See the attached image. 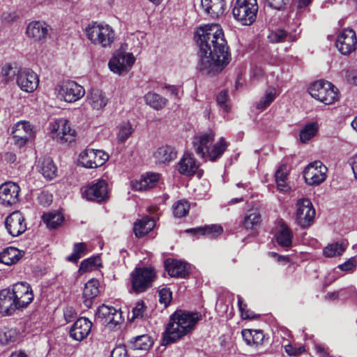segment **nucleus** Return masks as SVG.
<instances>
[{"mask_svg":"<svg viewBox=\"0 0 357 357\" xmlns=\"http://www.w3.org/2000/svg\"><path fill=\"white\" fill-rule=\"evenodd\" d=\"M132 289L136 294L146 291L152 285L155 276L153 269L136 268L130 274Z\"/></svg>","mask_w":357,"mask_h":357,"instance_id":"8","label":"nucleus"},{"mask_svg":"<svg viewBox=\"0 0 357 357\" xmlns=\"http://www.w3.org/2000/svg\"><path fill=\"white\" fill-rule=\"evenodd\" d=\"M287 34L285 31L279 29L275 31L274 33H272L269 36V38L273 42L280 43L283 41L284 38L287 37Z\"/></svg>","mask_w":357,"mask_h":357,"instance_id":"58","label":"nucleus"},{"mask_svg":"<svg viewBox=\"0 0 357 357\" xmlns=\"http://www.w3.org/2000/svg\"><path fill=\"white\" fill-rule=\"evenodd\" d=\"M86 33L93 44L105 48L110 47L115 40L114 31L108 24L94 22L86 29Z\"/></svg>","mask_w":357,"mask_h":357,"instance_id":"4","label":"nucleus"},{"mask_svg":"<svg viewBox=\"0 0 357 357\" xmlns=\"http://www.w3.org/2000/svg\"><path fill=\"white\" fill-rule=\"evenodd\" d=\"M146 309V307L144 303V301H138L135 306L132 308V319H139L144 317V312Z\"/></svg>","mask_w":357,"mask_h":357,"instance_id":"52","label":"nucleus"},{"mask_svg":"<svg viewBox=\"0 0 357 357\" xmlns=\"http://www.w3.org/2000/svg\"><path fill=\"white\" fill-rule=\"evenodd\" d=\"M328 168L321 161L316 160L310 163L303 171L306 183L310 185H318L327 177Z\"/></svg>","mask_w":357,"mask_h":357,"instance_id":"11","label":"nucleus"},{"mask_svg":"<svg viewBox=\"0 0 357 357\" xmlns=\"http://www.w3.org/2000/svg\"><path fill=\"white\" fill-rule=\"evenodd\" d=\"M92 327V323L85 317L78 319L70 330V337L77 340L81 341L86 338L89 334Z\"/></svg>","mask_w":357,"mask_h":357,"instance_id":"21","label":"nucleus"},{"mask_svg":"<svg viewBox=\"0 0 357 357\" xmlns=\"http://www.w3.org/2000/svg\"><path fill=\"white\" fill-rule=\"evenodd\" d=\"M40 204L43 206H49L52 202V196L46 192H42L38 197Z\"/></svg>","mask_w":357,"mask_h":357,"instance_id":"59","label":"nucleus"},{"mask_svg":"<svg viewBox=\"0 0 357 357\" xmlns=\"http://www.w3.org/2000/svg\"><path fill=\"white\" fill-rule=\"evenodd\" d=\"M31 125L26 121H19L13 128L12 138L19 147L24 146L31 135Z\"/></svg>","mask_w":357,"mask_h":357,"instance_id":"20","label":"nucleus"},{"mask_svg":"<svg viewBox=\"0 0 357 357\" xmlns=\"http://www.w3.org/2000/svg\"><path fill=\"white\" fill-rule=\"evenodd\" d=\"M110 319H109V324L117 325L122 321V316L121 310L114 309L112 312Z\"/></svg>","mask_w":357,"mask_h":357,"instance_id":"60","label":"nucleus"},{"mask_svg":"<svg viewBox=\"0 0 357 357\" xmlns=\"http://www.w3.org/2000/svg\"><path fill=\"white\" fill-rule=\"evenodd\" d=\"M347 79L350 84L357 85V73L351 72L347 73Z\"/></svg>","mask_w":357,"mask_h":357,"instance_id":"64","label":"nucleus"},{"mask_svg":"<svg viewBox=\"0 0 357 357\" xmlns=\"http://www.w3.org/2000/svg\"><path fill=\"white\" fill-rule=\"evenodd\" d=\"M57 98L68 102H74L85 94L84 87L74 81H67L55 88Z\"/></svg>","mask_w":357,"mask_h":357,"instance_id":"9","label":"nucleus"},{"mask_svg":"<svg viewBox=\"0 0 357 357\" xmlns=\"http://www.w3.org/2000/svg\"><path fill=\"white\" fill-rule=\"evenodd\" d=\"M276 98V90L275 88H268L266 90L264 96L257 103L256 107L258 109L264 110L268 107Z\"/></svg>","mask_w":357,"mask_h":357,"instance_id":"45","label":"nucleus"},{"mask_svg":"<svg viewBox=\"0 0 357 357\" xmlns=\"http://www.w3.org/2000/svg\"><path fill=\"white\" fill-rule=\"evenodd\" d=\"M33 299L31 287L25 282L15 284L12 289H1V315H13L17 310L26 308Z\"/></svg>","mask_w":357,"mask_h":357,"instance_id":"2","label":"nucleus"},{"mask_svg":"<svg viewBox=\"0 0 357 357\" xmlns=\"http://www.w3.org/2000/svg\"><path fill=\"white\" fill-rule=\"evenodd\" d=\"M177 151L175 148L169 145L159 147L153 153L155 162L158 164H167L175 160Z\"/></svg>","mask_w":357,"mask_h":357,"instance_id":"24","label":"nucleus"},{"mask_svg":"<svg viewBox=\"0 0 357 357\" xmlns=\"http://www.w3.org/2000/svg\"><path fill=\"white\" fill-rule=\"evenodd\" d=\"M296 221L302 228L309 227L313 222L315 216V210L311 201L302 198L297 201L296 204Z\"/></svg>","mask_w":357,"mask_h":357,"instance_id":"10","label":"nucleus"},{"mask_svg":"<svg viewBox=\"0 0 357 357\" xmlns=\"http://www.w3.org/2000/svg\"><path fill=\"white\" fill-rule=\"evenodd\" d=\"M347 247V244L343 242H334L323 249V255L328 258L339 257L344 253Z\"/></svg>","mask_w":357,"mask_h":357,"instance_id":"37","label":"nucleus"},{"mask_svg":"<svg viewBox=\"0 0 357 357\" xmlns=\"http://www.w3.org/2000/svg\"><path fill=\"white\" fill-rule=\"evenodd\" d=\"M153 341L148 335L137 336L129 342V346L134 350L148 351L153 345Z\"/></svg>","mask_w":357,"mask_h":357,"instance_id":"36","label":"nucleus"},{"mask_svg":"<svg viewBox=\"0 0 357 357\" xmlns=\"http://www.w3.org/2000/svg\"><path fill=\"white\" fill-rule=\"evenodd\" d=\"M308 91L312 97L325 105L333 104L339 99L338 89L328 81L314 82L310 86Z\"/></svg>","mask_w":357,"mask_h":357,"instance_id":"5","label":"nucleus"},{"mask_svg":"<svg viewBox=\"0 0 357 357\" xmlns=\"http://www.w3.org/2000/svg\"><path fill=\"white\" fill-rule=\"evenodd\" d=\"M100 258L93 257L83 260L79 266V271L86 273L91 271L94 267L100 265Z\"/></svg>","mask_w":357,"mask_h":357,"instance_id":"50","label":"nucleus"},{"mask_svg":"<svg viewBox=\"0 0 357 357\" xmlns=\"http://www.w3.org/2000/svg\"><path fill=\"white\" fill-rule=\"evenodd\" d=\"M114 309V307H113L102 305L96 311V319L103 321L106 324H109V319H110Z\"/></svg>","mask_w":357,"mask_h":357,"instance_id":"48","label":"nucleus"},{"mask_svg":"<svg viewBox=\"0 0 357 357\" xmlns=\"http://www.w3.org/2000/svg\"><path fill=\"white\" fill-rule=\"evenodd\" d=\"M349 163L351 166L354 176L357 178V153L349 159Z\"/></svg>","mask_w":357,"mask_h":357,"instance_id":"63","label":"nucleus"},{"mask_svg":"<svg viewBox=\"0 0 357 357\" xmlns=\"http://www.w3.org/2000/svg\"><path fill=\"white\" fill-rule=\"evenodd\" d=\"M215 136V132L209 130L207 132L199 133L194 137L192 144L195 151L201 158H205L206 151L211 148Z\"/></svg>","mask_w":357,"mask_h":357,"instance_id":"19","label":"nucleus"},{"mask_svg":"<svg viewBox=\"0 0 357 357\" xmlns=\"http://www.w3.org/2000/svg\"><path fill=\"white\" fill-rule=\"evenodd\" d=\"M21 257L22 255L18 249L10 247L1 252V264L12 265L17 263Z\"/></svg>","mask_w":357,"mask_h":357,"instance_id":"38","label":"nucleus"},{"mask_svg":"<svg viewBox=\"0 0 357 357\" xmlns=\"http://www.w3.org/2000/svg\"><path fill=\"white\" fill-rule=\"evenodd\" d=\"M238 306L241 312L242 319H255L259 317L258 314H256L254 312L248 309L247 304L244 303L243 298L240 296H238Z\"/></svg>","mask_w":357,"mask_h":357,"instance_id":"49","label":"nucleus"},{"mask_svg":"<svg viewBox=\"0 0 357 357\" xmlns=\"http://www.w3.org/2000/svg\"><path fill=\"white\" fill-rule=\"evenodd\" d=\"M166 269L171 277L185 278L189 275L188 264L184 261L174 260L166 264Z\"/></svg>","mask_w":357,"mask_h":357,"instance_id":"28","label":"nucleus"},{"mask_svg":"<svg viewBox=\"0 0 357 357\" xmlns=\"http://www.w3.org/2000/svg\"><path fill=\"white\" fill-rule=\"evenodd\" d=\"M86 245L84 243L74 244L73 253L67 257L69 261L76 263L85 254Z\"/></svg>","mask_w":357,"mask_h":357,"instance_id":"47","label":"nucleus"},{"mask_svg":"<svg viewBox=\"0 0 357 357\" xmlns=\"http://www.w3.org/2000/svg\"><path fill=\"white\" fill-rule=\"evenodd\" d=\"M357 38L354 30L344 29L337 36L336 47L342 54H349L356 48Z\"/></svg>","mask_w":357,"mask_h":357,"instance_id":"16","label":"nucleus"},{"mask_svg":"<svg viewBox=\"0 0 357 357\" xmlns=\"http://www.w3.org/2000/svg\"><path fill=\"white\" fill-rule=\"evenodd\" d=\"M50 129L52 139L59 143H71L75 139L76 132L66 119H60L51 122Z\"/></svg>","mask_w":357,"mask_h":357,"instance_id":"7","label":"nucleus"},{"mask_svg":"<svg viewBox=\"0 0 357 357\" xmlns=\"http://www.w3.org/2000/svg\"><path fill=\"white\" fill-rule=\"evenodd\" d=\"M289 0H266L267 5L275 10H282L288 4Z\"/></svg>","mask_w":357,"mask_h":357,"instance_id":"56","label":"nucleus"},{"mask_svg":"<svg viewBox=\"0 0 357 357\" xmlns=\"http://www.w3.org/2000/svg\"><path fill=\"white\" fill-rule=\"evenodd\" d=\"M174 215L176 218L185 216L190 210V204L188 201L181 199L175 202L172 206Z\"/></svg>","mask_w":357,"mask_h":357,"instance_id":"46","label":"nucleus"},{"mask_svg":"<svg viewBox=\"0 0 357 357\" xmlns=\"http://www.w3.org/2000/svg\"><path fill=\"white\" fill-rule=\"evenodd\" d=\"M201 5L204 11L213 18L222 15L225 6L224 0H201Z\"/></svg>","mask_w":357,"mask_h":357,"instance_id":"26","label":"nucleus"},{"mask_svg":"<svg viewBox=\"0 0 357 357\" xmlns=\"http://www.w3.org/2000/svg\"><path fill=\"white\" fill-rule=\"evenodd\" d=\"M241 334L248 344H261L264 339V335L260 330L244 329Z\"/></svg>","mask_w":357,"mask_h":357,"instance_id":"35","label":"nucleus"},{"mask_svg":"<svg viewBox=\"0 0 357 357\" xmlns=\"http://www.w3.org/2000/svg\"><path fill=\"white\" fill-rule=\"evenodd\" d=\"M261 215L257 210L248 211L243 220V227L246 229H251L260 224Z\"/></svg>","mask_w":357,"mask_h":357,"instance_id":"43","label":"nucleus"},{"mask_svg":"<svg viewBox=\"0 0 357 357\" xmlns=\"http://www.w3.org/2000/svg\"><path fill=\"white\" fill-rule=\"evenodd\" d=\"M159 175L155 173H146L133 184L136 190H147L155 187L158 181Z\"/></svg>","mask_w":357,"mask_h":357,"instance_id":"30","label":"nucleus"},{"mask_svg":"<svg viewBox=\"0 0 357 357\" xmlns=\"http://www.w3.org/2000/svg\"><path fill=\"white\" fill-rule=\"evenodd\" d=\"M99 284L98 280L94 278L89 280L85 284L83 291V298L84 304L86 307L89 308L91 307L93 299L99 294Z\"/></svg>","mask_w":357,"mask_h":357,"instance_id":"25","label":"nucleus"},{"mask_svg":"<svg viewBox=\"0 0 357 357\" xmlns=\"http://www.w3.org/2000/svg\"><path fill=\"white\" fill-rule=\"evenodd\" d=\"M318 129V124L315 122L306 124L300 131L299 137L301 142L303 143L307 142L317 134Z\"/></svg>","mask_w":357,"mask_h":357,"instance_id":"42","label":"nucleus"},{"mask_svg":"<svg viewBox=\"0 0 357 357\" xmlns=\"http://www.w3.org/2000/svg\"><path fill=\"white\" fill-rule=\"evenodd\" d=\"M5 227L12 236H18L26 230V224L23 215L15 211L10 213L5 220Z\"/></svg>","mask_w":357,"mask_h":357,"instance_id":"17","label":"nucleus"},{"mask_svg":"<svg viewBox=\"0 0 357 357\" xmlns=\"http://www.w3.org/2000/svg\"><path fill=\"white\" fill-rule=\"evenodd\" d=\"M200 319L197 312L176 310L170 317L163 336L164 344L175 342L190 333Z\"/></svg>","mask_w":357,"mask_h":357,"instance_id":"3","label":"nucleus"},{"mask_svg":"<svg viewBox=\"0 0 357 357\" xmlns=\"http://www.w3.org/2000/svg\"><path fill=\"white\" fill-rule=\"evenodd\" d=\"M135 61L132 53L116 52L108 63L109 68L114 73L119 75L127 73Z\"/></svg>","mask_w":357,"mask_h":357,"instance_id":"12","label":"nucleus"},{"mask_svg":"<svg viewBox=\"0 0 357 357\" xmlns=\"http://www.w3.org/2000/svg\"><path fill=\"white\" fill-rule=\"evenodd\" d=\"M277 243L282 247H289L292 243L293 234L290 229L282 224L275 234Z\"/></svg>","mask_w":357,"mask_h":357,"instance_id":"34","label":"nucleus"},{"mask_svg":"<svg viewBox=\"0 0 357 357\" xmlns=\"http://www.w3.org/2000/svg\"><path fill=\"white\" fill-rule=\"evenodd\" d=\"M43 222L50 229H55L63 221V217L61 213L51 212L43 215Z\"/></svg>","mask_w":357,"mask_h":357,"instance_id":"41","label":"nucleus"},{"mask_svg":"<svg viewBox=\"0 0 357 357\" xmlns=\"http://www.w3.org/2000/svg\"><path fill=\"white\" fill-rule=\"evenodd\" d=\"M356 259L354 257H351L344 263L338 265L337 268L342 271L353 272L356 270Z\"/></svg>","mask_w":357,"mask_h":357,"instance_id":"54","label":"nucleus"},{"mask_svg":"<svg viewBox=\"0 0 357 357\" xmlns=\"http://www.w3.org/2000/svg\"><path fill=\"white\" fill-rule=\"evenodd\" d=\"M109 159L107 153L102 150L87 149L79 154V162L86 168H97L104 165Z\"/></svg>","mask_w":357,"mask_h":357,"instance_id":"13","label":"nucleus"},{"mask_svg":"<svg viewBox=\"0 0 357 357\" xmlns=\"http://www.w3.org/2000/svg\"><path fill=\"white\" fill-rule=\"evenodd\" d=\"M155 227V221L153 218L148 216L143 217L137 220L133 227L135 235L138 237H142L148 234Z\"/></svg>","mask_w":357,"mask_h":357,"instance_id":"29","label":"nucleus"},{"mask_svg":"<svg viewBox=\"0 0 357 357\" xmlns=\"http://www.w3.org/2000/svg\"><path fill=\"white\" fill-rule=\"evenodd\" d=\"M87 98L92 108L96 110L105 107L108 101L102 91L99 89H92L88 95Z\"/></svg>","mask_w":357,"mask_h":357,"instance_id":"33","label":"nucleus"},{"mask_svg":"<svg viewBox=\"0 0 357 357\" xmlns=\"http://www.w3.org/2000/svg\"><path fill=\"white\" fill-rule=\"evenodd\" d=\"M199 165L197 160L190 153L184 154L178 163V172L188 176L194 175Z\"/></svg>","mask_w":357,"mask_h":357,"instance_id":"23","label":"nucleus"},{"mask_svg":"<svg viewBox=\"0 0 357 357\" xmlns=\"http://www.w3.org/2000/svg\"><path fill=\"white\" fill-rule=\"evenodd\" d=\"M258 8L257 0H236L232 13L242 24L250 25L256 20Z\"/></svg>","mask_w":357,"mask_h":357,"instance_id":"6","label":"nucleus"},{"mask_svg":"<svg viewBox=\"0 0 357 357\" xmlns=\"http://www.w3.org/2000/svg\"><path fill=\"white\" fill-rule=\"evenodd\" d=\"M38 168L43 176L48 180H52L56 176L57 168L52 159L49 157L44 158L42 161L39 162Z\"/></svg>","mask_w":357,"mask_h":357,"instance_id":"32","label":"nucleus"},{"mask_svg":"<svg viewBox=\"0 0 357 357\" xmlns=\"http://www.w3.org/2000/svg\"><path fill=\"white\" fill-rule=\"evenodd\" d=\"M107 188V183L105 180H97L86 187L83 196L88 200L102 202L109 198Z\"/></svg>","mask_w":357,"mask_h":357,"instance_id":"15","label":"nucleus"},{"mask_svg":"<svg viewBox=\"0 0 357 357\" xmlns=\"http://www.w3.org/2000/svg\"><path fill=\"white\" fill-rule=\"evenodd\" d=\"M185 231L193 235H203L210 238H215L222 234V228L220 225H211L189 229Z\"/></svg>","mask_w":357,"mask_h":357,"instance_id":"31","label":"nucleus"},{"mask_svg":"<svg viewBox=\"0 0 357 357\" xmlns=\"http://www.w3.org/2000/svg\"><path fill=\"white\" fill-rule=\"evenodd\" d=\"M158 296L160 303L164 304L165 307L167 306L172 300V292L168 288H162L159 290Z\"/></svg>","mask_w":357,"mask_h":357,"instance_id":"55","label":"nucleus"},{"mask_svg":"<svg viewBox=\"0 0 357 357\" xmlns=\"http://www.w3.org/2000/svg\"><path fill=\"white\" fill-rule=\"evenodd\" d=\"M275 177L278 190L287 192L289 187L287 184V173L284 165L279 167L275 174Z\"/></svg>","mask_w":357,"mask_h":357,"instance_id":"44","label":"nucleus"},{"mask_svg":"<svg viewBox=\"0 0 357 357\" xmlns=\"http://www.w3.org/2000/svg\"><path fill=\"white\" fill-rule=\"evenodd\" d=\"M50 30V27L46 22L33 21L28 24L26 33L35 42L43 43L49 35Z\"/></svg>","mask_w":357,"mask_h":357,"instance_id":"18","label":"nucleus"},{"mask_svg":"<svg viewBox=\"0 0 357 357\" xmlns=\"http://www.w3.org/2000/svg\"><path fill=\"white\" fill-rule=\"evenodd\" d=\"M133 129L130 122H123L119 126L118 139L121 142H125L132 134Z\"/></svg>","mask_w":357,"mask_h":357,"instance_id":"51","label":"nucleus"},{"mask_svg":"<svg viewBox=\"0 0 357 357\" xmlns=\"http://www.w3.org/2000/svg\"><path fill=\"white\" fill-rule=\"evenodd\" d=\"M112 357H127V350L125 345H119L112 351Z\"/></svg>","mask_w":357,"mask_h":357,"instance_id":"61","label":"nucleus"},{"mask_svg":"<svg viewBox=\"0 0 357 357\" xmlns=\"http://www.w3.org/2000/svg\"><path fill=\"white\" fill-rule=\"evenodd\" d=\"M20 68L15 63L5 64L1 68V82L8 83L13 81Z\"/></svg>","mask_w":357,"mask_h":357,"instance_id":"39","label":"nucleus"},{"mask_svg":"<svg viewBox=\"0 0 357 357\" xmlns=\"http://www.w3.org/2000/svg\"><path fill=\"white\" fill-rule=\"evenodd\" d=\"M228 99V93L225 90L220 91L217 96L216 98L218 104L226 112H228L230 109L229 105L227 104Z\"/></svg>","mask_w":357,"mask_h":357,"instance_id":"53","label":"nucleus"},{"mask_svg":"<svg viewBox=\"0 0 357 357\" xmlns=\"http://www.w3.org/2000/svg\"><path fill=\"white\" fill-rule=\"evenodd\" d=\"M284 350L289 356H297L304 352L305 348L303 346L295 347L288 344L284 345Z\"/></svg>","mask_w":357,"mask_h":357,"instance_id":"57","label":"nucleus"},{"mask_svg":"<svg viewBox=\"0 0 357 357\" xmlns=\"http://www.w3.org/2000/svg\"><path fill=\"white\" fill-rule=\"evenodd\" d=\"M16 84L22 91L32 93L38 86L39 77L31 68H21L17 74Z\"/></svg>","mask_w":357,"mask_h":357,"instance_id":"14","label":"nucleus"},{"mask_svg":"<svg viewBox=\"0 0 357 357\" xmlns=\"http://www.w3.org/2000/svg\"><path fill=\"white\" fill-rule=\"evenodd\" d=\"M3 335L5 337V341L6 343L14 342L17 337V333L16 331L10 328V329H6L3 332Z\"/></svg>","mask_w":357,"mask_h":357,"instance_id":"62","label":"nucleus"},{"mask_svg":"<svg viewBox=\"0 0 357 357\" xmlns=\"http://www.w3.org/2000/svg\"><path fill=\"white\" fill-rule=\"evenodd\" d=\"M195 38L199 47V70L210 76L221 72L229 63L231 55L220 26L211 24L200 26Z\"/></svg>","mask_w":357,"mask_h":357,"instance_id":"1","label":"nucleus"},{"mask_svg":"<svg viewBox=\"0 0 357 357\" xmlns=\"http://www.w3.org/2000/svg\"><path fill=\"white\" fill-rule=\"evenodd\" d=\"M229 146V143L224 137H220L209 149H207L205 158L215 162L220 158Z\"/></svg>","mask_w":357,"mask_h":357,"instance_id":"27","label":"nucleus"},{"mask_svg":"<svg viewBox=\"0 0 357 357\" xmlns=\"http://www.w3.org/2000/svg\"><path fill=\"white\" fill-rule=\"evenodd\" d=\"M145 102L150 105L155 109H162L167 102V100L162 97L160 95L153 93L149 92L144 96Z\"/></svg>","mask_w":357,"mask_h":357,"instance_id":"40","label":"nucleus"},{"mask_svg":"<svg viewBox=\"0 0 357 357\" xmlns=\"http://www.w3.org/2000/svg\"><path fill=\"white\" fill-rule=\"evenodd\" d=\"M19 186L13 182L1 184V204L10 206L17 202Z\"/></svg>","mask_w":357,"mask_h":357,"instance_id":"22","label":"nucleus"}]
</instances>
